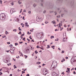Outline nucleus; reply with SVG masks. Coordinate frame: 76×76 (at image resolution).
Masks as SVG:
<instances>
[{"instance_id":"obj_1","label":"nucleus","mask_w":76,"mask_h":76,"mask_svg":"<svg viewBox=\"0 0 76 76\" xmlns=\"http://www.w3.org/2000/svg\"><path fill=\"white\" fill-rule=\"evenodd\" d=\"M6 18V15L4 13H1L0 15V19L1 20H4Z\"/></svg>"},{"instance_id":"obj_2","label":"nucleus","mask_w":76,"mask_h":76,"mask_svg":"<svg viewBox=\"0 0 76 76\" xmlns=\"http://www.w3.org/2000/svg\"><path fill=\"white\" fill-rule=\"evenodd\" d=\"M43 73L44 75L45 76L48 73V71L46 69H44L43 70Z\"/></svg>"},{"instance_id":"obj_3","label":"nucleus","mask_w":76,"mask_h":76,"mask_svg":"<svg viewBox=\"0 0 76 76\" xmlns=\"http://www.w3.org/2000/svg\"><path fill=\"white\" fill-rule=\"evenodd\" d=\"M52 75L53 76H58V75L57 74V73L54 72H52Z\"/></svg>"},{"instance_id":"obj_4","label":"nucleus","mask_w":76,"mask_h":76,"mask_svg":"<svg viewBox=\"0 0 76 76\" xmlns=\"http://www.w3.org/2000/svg\"><path fill=\"white\" fill-rule=\"evenodd\" d=\"M36 20L38 22H41L42 20V18H39V17H37Z\"/></svg>"},{"instance_id":"obj_5","label":"nucleus","mask_w":76,"mask_h":76,"mask_svg":"<svg viewBox=\"0 0 76 76\" xmlns=\"http://www.w3.org/2000/svg\"><path fill=\"white\" fill-rule=\"evenodd\" d=\"M10 52L12 54H13L15 53H14V50L12 49H10Z\"/></svg>"},{"instance_id":"obj_6","label":"nucleus","mask_w":76,"mask_h":76,"mask_svg":"<svg viewBox=\"0 0 76 76\" xmlns=\"http://www.w3.org/2000/svg\"><path fill=\"white\" fill-rule=\"evenodd\" d=\"M26 53H28L29 51V49L26 48L25 49Z\"/></svg>"},{"instance_id":"obj_7","label":"nucleus","mask_w":76,"mask_h":76,"mask_svg":"<svg viewBox=\"0 0 76 76\" xmlns=\"http://www.w3.org/2000/svg\"><path fill=\"white\" fill-rule=\"evenodd\" d=\"M63 42H65L66 41H67V39L66 38L65 39V38H64V37H63Z\"/></svg>"},{"instance_id":"obj_8","label":"nucleus","mask_w":76,"mask_h":76,"mask_svg":"<svg viewBox=\"0 0 76 76\" xmlns=\"http://www.w3.org/2000/svg\"><path fill=\"white\" fill-rule=\"evenodd\" d=\"M74 61H75V59L73 58H71V63H73Z\"/></svg>"},{"instance_id":"obj_9","label":"nucleus","mask_w":76,"mask_h":76,"mask_svg":"<svg viewBox=\"0 0 76 76\" xmlns=\"http://www.w3.org/2000/svg\"><path fill=\"white\" fill-rule=\"evenodd\" d=\"M12 11V12H15V9L13 8H12L11 9V10L10 11V13H11V12Z\"/></svg>"},{"instance_id":"obj_10","label":"nucleus","mask_w":76,"mask_h":76,"mask_svg":"<svg viewBox=\"0 0 76 76\" xmlns=\"http://www.w3.org/2000/svg\"><path fill=\"white\" fill-rule=\"evenodd\" d=\"M37 37L38 38L40 37V34L39 33H38L37 34Z\"/></svg>"},{"instance_id":"obj_11","label":"nucleus","mask_w":76,"mask_h":76,"mask_svg":"<svg viewBox=\"0 0 76 76\" xmlns=\"http://www.w3.org/2000/svg\"><path fill=\"white\" fill-rule=\"evenodd\" d=\"M25 25L26 26H27V27H28V26H29V25H28V23L27 22L25 23Z\"/></svg>"},{"instance_id":"obj_12","label":"nucleus","mask_w":76,"mask_h":76,"mask_svg":"<svg viewBox=\"0 0 76 76\" xmlns=\"http://www.w3.org/2000/svg\"><path fill=\"white\" fill-rule=\"evenodd\" d=\"M55 67L54 66L52 67V66L50 67V69L51 70H54V69Z\"/></svg>"},{"instance_id":"obj_13","label":"nucleus","mask_w":76,"mask_h":76,"mask_svg":"<svg viewBox=\"0 0 76 76\" xmlns=\"http://www.w3.org/2000/svg\"><path fill=\"white\" fill-rule=\"evenodd\" d=\"M58 1L59 3H61L63 1V0H58Z\"/></svg>"},{"instance_id":"obj_14","label":"nucleus","mask_w":76,"mask_h":76,"mask_svg":"<svg viewBox=\"0 0 76 76\" xmlns=\"http://www.w3.org/2000/svg\"><path fill=\"white\" fill-rule=\"evenodd\" d=\"M51 23H53V24H56V22L54 20L51 21Z\"/></svg>"},{"instance_id":"obj_15","label":"nucleus","mask_w":76,"mask_h":76,"mask_svg":"<svg viewBox=\"0 0 76 76\" xmlns=\"http://www.w3.org/2000/svg\"><path fill=\"white\" fill-rule=\"evenodd\" d=\"M60 24H61V23H60L59 24V26L58 28H60V29H61V26H60Z\"/></svg>"},{"instance_id":"obj_16","label":"nucleus","mask_w":76,"mask_h":76,"mask_svg":"<svg viewBox=\"0 0 76 76\" xmlns=\"http://www.w3.org/2000/svg\"><path fill=\"white\" fill-rule=\"evenodd\" d=\"M70 69L69 68H67V69L68 70V73H70Z\"/></svg>"},{"instance_id":"obj_17","label":"nucleus","mask_w":76,"mask_h":76,"mask_svg":"<svg viewBox=\"0 0 76 76\" xmlns=\"http://www.w3.org/2000/svg\"><path fill=\"white\" fill-rule=\"evenodd\" d=\"M54 47H55V46L53 45V46H51V48H53V49H55V48H54Z\"/></svg>"},{"instance_id":"obj_18","label":"nucleus","mask_w":76,"mask_h":76,"mask_svg":"<svg viewBox=\"0 0 76 76\" xmlns=\"http://www.w3.org/2000/svg\"><path fill=\"white\" fill-rule=\"evenodd\" d=\"M54 37L53 36H52L50 37V38L51 39H52V38H54Z\"/></svg>"},{"instance_id":"obj_19","label":"nucleus","mask_w":76,"mask_h":76,"mask_svg":"<svg viewBox=\"0 0 76 76\" xmlns=\"http://www.w3.org/2000/svg\"><path fill=\"white\" fill-rule=\"evenodd\" d=\"M19 54H21V55H20V56H23V54H22V53H21L20 51H19Z\"/></svg>"},{"instance_id":"obj_20","label":"nucleus","mask_w":76,"mask_h":76,"mask_svg":"<svg viewBox=\"0 0 76 76\" xmlns=\"http://www.w3.org/2000/svg\"><path fill=\"white\" fill-rule=\"evenodd\" d=\"M31 34V32H30L29 31H28L27 32V34L28 35H30V34Z\"/></svg>"},{"instance_id":"obj_21","label":"nucleus","mask_w":76,"mask_h":76,"mask_svg":"<svg viewBox=\"0 0 76 76\" xmlns=\"http://www.w3.org/2000/svg\"><path fill=\"white\" fill-rule=\"evenodd\" d=\"M13 67H14V69H16V68H17V66H16V65H14Z\"/></svg>"},{"instance_id":"obj_22","label":"nucleus","mask_w":76,"mask_h":76,"mask_svg":"<svg viewBox=\"0 0 76 76\" xmlns=\"http://www.w3.org/2000/svg\"><path fill=\"white\" fill-rule=\"evenodd\" d=\"M74 3V1H72L71 2V5H73V3Z\"/></svg>"},{"instance_id":"obj_23","label":"nucleus","mask_w":76,"mask_h":76,"mask_svg":"<svg viewBox=\"0 0 76 76\" xmlns=\"http://www.w3.org/2000/svg\"><path fill=\"white\" fill-rule=\"evenodd\" d=\"M20 27H19L18 29H19V31H22V29L20 28Z\"/></svg>"},{"instance_id":"obj_24","label":"nucleus","mask_w":76,"mask_h":76,"mask_svg":"<svg viewBox=\"0 0 76 76\" xmlns=\"http://www.w3.org/2000/svg\"><path fill=\"white\" fill-rule=\"evenodd\" d=\"M13 31L14 32H16L17 31V30L16 29H13Z\"/></svg>"},{"instance_id":"obj_25","label":"nucleus","mask_w":76,"mask_h":76,"mask_svg":"<svg viewBox=\"0 0 76 76\" xmlns=\"http://www.w3.org/2000/svg\"><path fill=\"white\" fill-rule=\"evenodd\" d=\"M34 53H35V54H37V53H38V52H37V50H36L34 52Z\"/></svg>"},{"instance_id":"obj_26","label":"nucleus","mask_w":76,"mask_h":76,"mask_svg":"<svg viewBox=\"0 0 76 76\" xmlns=\"http://www.w3.org/2000/svg\"><path fill=\"white\" fill-rule=\"evenodd\" d=\"M37 64H41V62H38L37 63Z\"/></svg>"},{"instance_id":"obj_27","label":"nucleus","mask_w":76,"mask_h":76,"mask_svg":"<svg viewBox=\"0 0 76 76\" xmlns=\"http://www.w3.org/2000/svg\"><path fill=\"white\" fill-rule=\"evenodd\" d=\"M10 48H12V47H13V45H12V44H10Z\"/></svg>"},{"instance_id":"obj_28","label":"nucleus","mask_w":76,"mask_h":76,"mask_svg":"<svg viewBox=\"0 0 76 76\" xmlns=\"http://www.w3.org/2000/svg\"><path fill=\"white\" fill-rule=\"evenodd\" d=\"M14 3L13 2H12L11 3V4L12 5H14Z\"/></svg>"},{"instance_id":"obj_29","label":"nucleus","mask_w":76,"mask_h":76,"mask_svg":"<svg viewBox=\"0 0 76 76\" xmlns=\"http://www.w3.org/2000/svg\"><path fill=\"white\" fill-rule=\"evenodd\" d=\"M23 41H25L26 40H25V38L24 37L23 39Z\"/></svg>"},{"instance_id":"obj_30","label":"nucleus","mask_w":76,"mask_h":76,"mask_svg":"<svg viewBox=\"0 0 76 76\" xmlns=\"http://www.w3.org/2000/svg\"><path fill=\"white\" fill-rule=\"evenodd\" d=\"M34 48H32V47H31V50H34Z\"/></svg>"},{"instance_id":"obj_31","label":"nucleus","mask_w":76,"mask_h":76,"mask_svg":"<svg viewBox=\"0 0 76 76\" xmlns=\"http://www.w3.org/2000/svg\"><path fill=\"white\" fill-rule=\"evenodd\" d=\"M20 1H18V3H19V4H21V3H22V2H20Z\"/></svg>"},{"instance_id":"obj_32","label":"nucleus","mask_w":76,"mask_h":76,"mask_svg":"<svg viewBox=\"0 0 76 76\" xmlns=\"http://www.w3.org/2000/svg\"><path fill=\"white\" fill-rule=\"evenodd\" d=\"M54 13H55V15H56L57 13V12L56 11H55Z\"/></svg>"},{"instance_id":"obj_33","label":"nucleus","mask_w":76,"mask_h":76,"mask_svg":"<svg viewBox=\"0 0 76 76\" xmlns=\"http://www.w3.org/2000/svg\"><path fill=\"white\" fill-rule=\"evenodd\" d=\"M64 11L65 12H67V10H65V9H64Z\"/></svg>"},{"instance_id":"obj_34","label":"nucleus","mask_w":76,"mask_h":76,"mask_svg":"<svg viewBox=\"0 0 76 76\" xmlns=\"http://www.w3.org/2000/svg\"><path fill=\"white\" fill-rule=\"evenodd\" d=\"M28 13H29V14H31V11H29Z\"/></svg>"},{"instance_id":"obj_35","label":"nucleus","mask_w":76,"mask_h":76,"mask_svg":"<svg viewBox=\"0 0 76 76\" xmlns=\"http://www.w3.org/2000/svg\"><path fill=\"white\" fill-rule=\"evenodd\" d=\"M25 71H23L22 72V74H23V73H25Z\"/></svg>"},{"instance_id":"obj_36","label":"nucleus","mask_w":76,"mask_h":76,"mask_svg":"<svg viewBox=\"0 0 76 76\" xmlns=\"http://www.w3.org/2000/svg\"><path fill=\"white\" fill-rule=\"evenodd\" d=\"M64 14H62L61 15V17H63V15H64Z\"/></svg>"},{"instance_id":"obj_37","label":"nucleus","mask_w":76,"mask_h":76,"mask_svg":"<svg viewBox=\"0 0 76 76\" xmlns=\"http://www.w3.org/2000/svg\"><path fill=\"white\" fill-rule=\"evenodd\" d=\"M61 53L62 54V53H64V50L62 51Z\"/></svg>"},{"instance_id":"obj_38","label":"nucleus","mask_w":76,"mask_h":76,"mask_svg":"<svg viewBox=\"0 0 76 76\" xmlns=\"http://www.w3.org/2000/svg\"><path fill=\"white\" fill-rule=\"evenodd\" d=\"M37 6V5H36L35 4H34L33 5V6H34V7H35V6Z\"/></svg>"},{"instance_id":"obj_39","label":"nucleus","mask_w":76,"mask_h":76,"mask_svg":"<svg viewBox=\"0 0 76 76\" xmlns=\"http://www.w3.org/2000/svg\"><path fill=\"white\" fill-rule=\"evenodd\" d=\"M22 43H23V42H19V44H22Z\"/></svg>"},{"instance_id":"obj_40","label":"nucleus","mask_w":76,"mask_h":76,"mask_svg":"<svg viewBox=\"0 0 76 76\" xmlns=\"http://www.w3.org/2000/svg\"><path fill=\"white\" fill-rule=\"evenodd\" d=\"M18 34H22V33H21V31H19V33H18Z\"/></svg>"},{"instance_id":"obj_41","label":"nucleus","mask_w":76,"mask_h":76,"mask_svg":"<svg viewBox=\"0 0 76 76\" xmlns=\"http://www.w3.org/2000/svg\"><path fill=\"white\" fill-rule=\"evenodd\" d=\"M24 57H26L25 58H26L27 57H28V56H26V55H24Z\"/></svg>"},{"instance_id":"obj_42","label":"nucleus","mask_w":76,"mask_h":76,"mask_svg":"<svg viewBox=\"0 0 76 76\" xmlns=\"http://www.w3.org/2000/svg\"><path fill=\"white\" fill-rule=\"evenodd\" d=\"M46 64H42V66L44 67V66Z\"/></svg>"},{"instance_id":"obj_43","label":"nucleus","mask_w":76,"mask_h":76,"mask_svg":"<svg viewBox=\"0 0 76 76\" xmlns=\"http://www.w3.org/2000/svg\"><path fill=\"white\" fill-rule=\"evenodd\" d=\"M43 13H46V11L44 10L43 12Z\"/></svg>"},{"instance_id":"obj_44","label":"nucleus","mask_w":76,"mask_h":76,"mask_svg":"<svg viewBox=\"0 0 76 76\" xmlns=\"http://www.w3.org/2000/svg\"><path fill=\"white\" fill-rule=\"evenodd\" d=\"M57 17L58 18H60V15L57 16Z\"/></svg>"},{"instance_id":"obj_45","label":"nucleus","mask_w":76,"mask_h":76,"mask_svg":"<svg viewBox=\"0 0 76 76\" xmlns=\"http://www.w3.org/2000/svg\"><path fill=\"white\" fill-rule=\"evenodd\" d=\"M47 47L48 48H50V46L49 45H47Z\"/></svg>"},{"instance_id":"obj_46","label":"nucleus","mask_w":76,"mask_h":76,"mask_svg":"<svg viewBox=\"0 0 76 76\" xmlns=\"http://www.w3.org/2000/svg\"><path fill=\"white\" fill-rule=\"evenodd\" d=\"M26 12V10H23V12Z\"/></svg>"},{"instance_id":"obj_47","label":"nucleus","mask_w":76,"mask_h":76,"mask_svg":"<svg viewBox=\"0 0 76 76\" xmlns=\"http://www.w3.org/2000/svg\"><path fill=\"white\" fill-rule=\"evenodd\" d=\"M15 45L16 46L17 45H18V43H15Z\"/></svg>"},{"instance_id":"obj_48","label":"nucleus","mask_w":76,"mask_h":76,"mask_svg":"<svg viewBox=\"0 0 76 76\" xmlns=\"http://www.w3.org/2000/svg\"><path fill=\"white\" fill-rule=\"evenodd\" d=\"M0 3L1 4H2V0H0Z\"/></svg>"},{"instance_id":"obj_49","label":"nucleus","mask_w":76,"mask_h":76,"mask_svg":"<svg viewBox=\"0 0 76 76\" xmlns=\"http://www.w3.org/2000/svg\"><path fill=\"white\" fill-rule=\"evenodd\" d=\"M0 76H1V75H2V74H3V73H2V72H0Z\"/></svg>"},{"instance_id":"obj_50","label":"nucleus","mask_w":76,"mask_h":76,"mask_svg":"<svg viewBox=\"0 0 76 76\" xmlns=\"http://www.w3.org/2000/svg\"><path fill=\"white\" fill-rule=\"evenodd\" d=\"M50 13H52V12H54V11H50V12H49Z\"/></svg>"},{"instance_id":"obj_51","label":"nucleus","mask_w":76,"mask_h":76,"mask_svg":"<svg viewBox=\"0 0 76 76\" xmlns=\"http://www.w3.org/2000/svg\"><path fill=\"white\" fill-rule=\"evenodd\" d=\"M39 47L41 49H42V50H44V48H40V47Z\"/></svg>"},{"instance_id":"obj_52","label":"nucleus","mask_w":76,"mask_h":76,"mask_svg":"<svg viewBox=\"0 0 76 76\" xmlns=\"http://www.w3.org/2000/svg\"><path fill=\"white\" fill-rule=\"evenodd\" d=\"M7 44H10V42H7Z\"/></svg>"},{"instance_id":"obj_53","label":"nucleus","mask_w":76,"mask_h":76,"mask_svg":"<svg viewBox=\"0 0 76 76\" xmlns=\"http://www.w3.org/2000/svg\"><path fill=\"white\" fill-rule=\"evenodd\" d=\"M29 38H30V39H32L31 38V36H30L29 37Z\"/></svg>"},{"instance_id":"obj_54","label":"nucleus","mask_w":76,"mask_h":76,"mask_svg":"<svg viewBox=\"0 0 76 76\" xmlns=\"http://www.w3.org/2000/svg\"><path fill=\"white\" fill-rule=\"evenodd\" d=\"M24 18H25V17L23 16V20H25V19H24Z\"/></svg>"},{"instance_id":"obj_55","label":"nucleus","mask_w":76,"mask_h":76,"mask_svg":"<svg viewBox=\"0 0 76 76\" xmlns=\"http://www.w3.org/2000/svg\"><path fill=\"white\" fill-rule=\"evenodd\" d=\"M24 26H25V24H23V25H22V27L23 28V27H24Z\"/></svg>"},{"instance_id":"obj_56","label":"nucleus","mask_w":76,"mask_h":76,"mask_svg":"<svg viewBox=\"0 0 76 76\" xmlns=\"http://www.w3.org/2000/svg\"><path fill=\"white\" fill-rule=\"evenodd\" d=\"M5 32H6L8 34H9V32L7 31H5Z\"/></svg>"},{"instance_id":"obj_57","label":"nucleus","mask_w":76,"mask_h":76,"mask_svg":"<svg viewBox=\"0 0 76 76\" xmlns=\"http://www.w3.org/2000/svg\"><path fill=\"white\" fill-rule=\"evenodd\" d=\"M39 46L38 45L37 46L36 48H39Z\"/></svg>"},{"instance_id":"obj_58","label":"nucleus","mask_w":76,"mask_h":76,"mask_svg":"<svg viewBox=\"0 0 76 76\" xmlns=\"http://www.w3.org/2000/svg\"><path fill=\"white\" fill-rule=\"evenodd\" d=\"M65 58L66 59H68V58L67 57H66Z\"/></svg>"},{"instance_id":"obj_59","label":"nucleus","mask_w":76,"mask_h":76,"mask_svg":"<svg viewBox=\"0 0 76 76\" xmlns=\"http://www.w3.org/2000/svg\"><path fill=\"white\" fill-rule=\"evenodd\" d=\"M73 73V74H76V72H75V71H74Z\"/></svg>"},{"instance_id":"obj_60","label":"nucleus","mask_w":76,"mask_h":76,"mask_svg":"<svg viewBox=\"0 0 76 76\" xmlns=\"http://www.w3.org/2000/svg\"><path fill=\"white\" fill-rule=\"evenodd\" d=\"M26 76H29V74H28L26 75Z\"/></svg>"},{"instance_id":"obj_61","label":"nucleus","mask_w":76,"mask_h":76,"mask_svg":"<svg viewBox=\"0 0 76 76\" xmlns=\"http://www.w3.org/2000/svg\"><path fill=\"white\" fill-rule=\"evenodd\" d=\"M27 39L28 41H30V39H28V38H27Z\"/></svg>"},{"instance_id":"obj_62","label":"nucleus","mask_w":76,"mask_h":76,"mask_svg":"<svg viewBox=\"0 0 76 76\" xmlns=\"http://www.w3.org/2000/svg\"><path fill=\"white\" fill-rule=\"evenodd\" d=\"M64 27H65V28L66 27V25H64Z\"/></svg>"},{"instance_id":"obj_63","label":"nucleus","mask_w":76,"mask_h":76,"mask_svg":"<svg viewBox=\"0 0 76 76\" xmlns=\"http://www.w3.org/2000/svg\"><path fill=\"white\" fill-rule=\"evenodd\" d=\"M43 1H44V0H41V2H43Z\"/></svg>"},{"instance_id":"obj_64","label":"nucleus","mask_w":76,"mask_h":76,"mask_svg":"<svg viewBox=\"0 0 76 76\" xmlns=\"http://www.w3.org/2000/svg\"><path fill=\"white\" fill-rule=\"evenodd\" d=\"M55 31H57V29H55Z\"/></svg>"}]
</instances>
